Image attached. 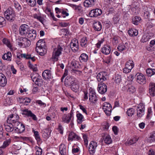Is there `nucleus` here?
<instances>
[{
	"instance_id": "1",
	"label": "nucleus",
	"mask_w": 155,
	"mask_h": 155,
	"mask_svg": "<svg viewBox=\"0 0 155 155\" xmlns=\"http://www.w3.org/2000/svg\"><path fill=\"white\" fill-rule=\"evenodd\" d=\"M19 119V116L16 114H12L8 117L7 121L8 124L5 125L6 131L8 132H11L14 129L15 125H18L19 124L18 120Z\"/></svg>"
},
{
	"instance_id": "2",
	"label": "nucleus",
	"mask_w": 155,
	"mask_h": 155,
	"mask_svg": "<svg viewBox=\"0 0 155 155\" xmlns=\"http://www.w3.org/2000/svg\"><path fill=\"white\" fill-rule=\"evenodd\" d=\"M6 19L8 21H13L15 19L16 14L14 11L11 8H8L4 12Z\"/></svg>"
},
{
	"instance_id": "3",
	"label": "nucleus",
	"mask_w": 155,
	"mask_h": 155,
	"mask_svg": "<svg viewBox=\"0 0 155 155\" xmlns=\"http://www.w3.org/2000/svg\"><path fill=\"white\" fill-rule=\"evenodd\" d=\"M89 103L91 105L95 104L97 100V96L95 90L91 87L89 89Z\"/></svg>"
},
{
	"instance_id": "4",
	"label": "nucleus",
	"mask_w": 155,
	"mask_h": 155,
	"mask_svg": "<svg viewBox=\"0 0 155 155\" xmlns=\"http://www.w3.org/2000/svg\"><path fill=\"white\" fill-rule=\"evenodd\" d=\"M63 49L62 47L59 45H57V48H54L51 57L54 61H56L58 60L59 57L61 54Z\"/></svg>"
},
{
	"instance_id": "5",
	"label": "nucleus",
	"mask_w": 155,
	"mask_h": 155,
	"mask_svg": "<svg viewBox=\"0 0 155 155\" xmlns=\"http://www.w3.org/2000/svg\"><path fill=\"white\" fill-rule=\"evenodd\" d=\"M145 105L142 103H140L138 105L137 111V119H140L145 114Z\"/></svg>"
},
{
	"instance_id": "6",
	"label": "nucleus",
	"mask_w": 155,
	"mask_h": 155,
	"mask_svg": "<svg viewBox=\"0 0 155 155\" xmlns=\"http://www.w3.org/2000/svg\"><path fill=\"white\" fill-rule=\"evenodd\" d=\"M134 66V64L133 61L129 60L125 63V67L123 69V72L126 74L130 72Z\"/></svg>"
},
{
	"instance_id": "7",
	"label": "nucleus",
	"mask_w": 155,
	"mask_h": 155,
	"mask_svg": "<svg viewBox=\"0 0 155 155\" xmlns=\"http://www.w3.org/2000/svg\"><path fill=\"white\" fill-rule=\"evenodd\" d=\"M21 143H16L13 145L11 147L9 148V151L12 154H17V150L20 149L21 148Z\"/></svg>"
},
{
	"instance_id": "8",
	"label": "nucleus",
	"mask_w": 155,
	"mask_h": 155,
	"mask_svg": "<svg viewBox=\"0 0 155 155\" xmlns=\"http://www.w3.org/2000/svg\"><path fill=\"white\" fill-rule=\"evenodd\" d=\"M30 30V29L28 25L25 24L22 25L19 28V33L22 35L26 36Z\"/></svg>"
},
{
	"instance_id": "9",
	"label": "nucleus",
	"mask_w": 155,
	"mask_h": 155,
	"mask_svg": "<svg viewBox=\"0 0 155 155\" xmlns=\"http://www.w3.org/2000/svg\"><path fill=\"white\" fill-rule=\"evenodd\" d=\"M111 108V105L108 103L105 102L103 104L102 109L107 115L109 116L110 114Z\"/></svg>"
},
{
	"instance_id": "10",
	"label": "nucleus",
	"mask_w": 155,
	"mask_h": 155,
	"mask_svg": "<svg viewBox=\"0 0 155 155\" xmlns=\"http://www.w3.org/2000/svg\"><path fill=\"white\" fill-rule=\"evenodd\" d=\"M102 13V10L96 8L91 10L89 13V15L91 17H95L101 15Z\"/></svg>"
},
{
	"instance_id": "11",
	"label": "nucleus",
	"mask_w": 155,
	"mask_h": 155,
	"mask_svg": "<svg viewBox=\"0 0 155 155\" xmlns=\"http://www.w3.org/2000/svg\"><path fill=\"white\" fill-rule=\"evenodd\" d=\"M97 90L101 94H104L107 91V86L104 83H100L98 84Z\"/></svg>"
},
{
	"instance_id": "12",
	"label": "nucleus",
	"mask_w": 155,
	"mask_h": 155,
	"mask_svg": "<svg viewBox=\"0 0 155 155\" xmlns=\"http://www.w3.org/2000/svg\"><path fill=\"white\" fill-rule=\"evenodd\" d=\"M77 80L73 77L67 76L64 81L65 85L67 86H70L73 84Z\"/></svg>"
},
{
	"instance_id": "13",
	"label": "nucleus",
	"mask_w": 155,
	"mask_h": 155,
	"mask_svg": "<svg viewBox=\"0 0 155 155\" xmlns=\"http://www.w3.org/2000/svg\"><path fill=\"white\" fill-rule=\"evenodd\" d=\"M70 47L73 51H78L79 50L78 40L76 39L72 40L70 43Z\"/></svg>"
},
{
	"instance_id": "14",
	"label": "nucleus",
	"mask_w": 155,
	"mask_h": 155,
	"mask_svg": "<svg viewBox=\"0 0 155 155\" xmlns=\"http://www.w3.org/2000/svg\"><path fill=\"white\" fill-rule=\"evenodd\" d=\"M22 114L25 115L28 117H30L34 120H37V119L35 115L33 114L31 110H29L28 109H25L22 110Z\"/></svg>"
},
{
	"instance_id": "15",
	"label": "nucleus",
	"mask_w": 155,
	"mask_h": 155,
	"mask_svg": "<svg viewBox=\"0 0 155 155\" xmlns=\"http://www.w3.org/2000/svg\"><path fill=\"white\" fill-rule=\"evenodd\" d=\"M136 81L140 84L145 83L146 79L145 76L142 74L137 73L136 75Z\"/></svg>"
},
{
	"instance_id": "16",
	"label": "nucleus",
	"mask_w": 155,
	"mask_h": 155,
	"mask_svg": "<svg viewBox=\"0 0 155 155\" xmlns=\"http://www.w3.org/2000/svg\"><path fill=\"white\" fill-rule=\"evenodd\" d=\"M18 125H15V132L20 134L23 132L25 129L24 125L21 123L19 122Z\"/></svg>"
},
{
	"instance_id": "17",
	"label": "nucleus",
	"mask_w": 155,
	"mask_h": 155,
	"mask_svg": "<svg viewBox=\"0 0 155 155\" xmlns=\"http://www.w3.org/2000/svg\"><path fill=\"white\" fill-rule=\"evenodd\" d=\"M81 68V65L78 61L73 60L71 63L70 68L71 70L78 69Z\"/></svg>"
},
{
	"instance_id": "18",
	"label": "nucleus",
	"mask_w": 155,
	"mask_h": 155,
	"mask_svg": "<svg viewBox=\"0 0 155 155\" xmlns=\"http://www.w3.org/2000/svg\"><path fill=\"white\" fill-rule=\"evenodd\" d=\"M107 75V73L105 72H101L98 73L97 76L98 81L102 83L103 81L106 80Z\"/></svg>"
},
{
	"instance_id": "19",
	"label": "nucleus",
	"mask_w": 155,
	"mask_h": 155,
	"mask_svg": "<svg viewBox=\"0 0 155 155\" xmlns=\"http://www.w3.org/2000/svg\"><path fill=\"white\" fill-rule=\"evenodd\" d=\"M97 143L94 141L91 142L89 146V151L91 154L93 155L95 152V149L97 147Z\"/></svg>"
},
{
	"instance_id": "20",
	"label": "nucleus",
	"mask_w": 155,
	"mask_h": 155,
	"mask_svg": "<svg viewBox=\"0 0 155 155\" xmlns=\"http://www.w3.org/2000/svg\"><path fill=\"white\" fill-rule=\"evenodd\" d=\"M43 78L45 80L50 79L53 78L51 71L49 70H45L42 74Z\"/></svg>"
},
{
	"instance_id": "21",
	"label": "nucleus",
	"mask_w": 155,
	"mask_h": 155,
	"mask_svg": "<svg viewBox=\"0 0 155 155\" xmlns=\"http://www.w3.org/2000/svg\"><path fill=\"white\" fill-rule=\"evenodd\" d=\"M31 43L30 40L25 38H24L21 40V42L19 43V45L23 48H26L29 47Z\"/></svg>"
},
{
	"instance_id": "22",
	"label": "nucleus",
	"mask_w": 155,
	"mask_h": 155,
	"mask_svg": "<svg viewBox=\"0 0 155 155\" xmlns=\"http://www.w3.org/2000/svg\"><path fill=\"white\" fill-rule=\"evenodd\" d=\"M101 51L103 54L105 55L110 54L111 51V48L109 45H105L101 48Z\"/></svg>"
},
{
	"instance_id": "23",
	"label": "nucleus",
	"mask_w": 155,
	"mask_h": 155,
	"mask_svg": "<svg viewBox=\"0 0 155 155\" xmlns=\"http://www.w3.org/2000/svg\"><path fill=\"white\" fill-rule=\"evenodd\" d=\"M25 36L30 38L31 40H34L36 36V31L34 29H30Z\"/></svg>"
},
{
	"instance_id": "24",
	"label": "nucleus",
	"mask_w": 155,
	"mask_h": 155,
	"mask_svg": "<svg viewBox=\"0 0 155 155\" xmlns=\"http://www.w3.org/2000/svg\"><path fill=\"white\" fill-rule=\"evenodd\" d=\"M7 80L5 76L2 73H0V86L4 87L7 84Z\"/></svg>"
},
{
	"instance_id": "25",
	"label": "nucleus",
	"mask_w": 155,
	"mask_h": 155,
	"mask_svg": "<svg viewBox=\"0 0 155 155\" xmlns=\"http://www.w3.org/2000/svg\"><path fill=\"white\" fill-rule=\"evenodd\" d=\"M149 91L151 96L153 97L155 96V83H151L150 84Z\"/></svg>"
},
{
	"instance_id": "26",
	"label": "nucleus",
	"mask_w": 155,
	"mask_h": 155,
	"mask_svg": "<svg viewBox=\"0 0 155 155\" xmlns=\"http://www.w3.org/2000/svg\"><path fill=\"white\" fill-rule=\"evenodd\" d=\"M80 139V137L74 132H71L69 133L68 137V140L72 141L73 140H79Z\"/></svg>"
},
{
	"instance_id": "27",
	"label": "nucleus",
	"mask_w": 155,
	"mask_h": 155,
	"mask_svg": "<svg viewBox=\"0 0 155 155\" xmlns=\"http://www.w3.org/2000/svg\"><path fill=\"white\" fill-rule=\"evenodd\" d=\"M33 17L35 19H36L42 24H43L45 19L44 17L41 16L40 13L35 14L33 15Z\"/></svg>"
},
{
	"instance_id": "28",
	"label": "nucleus",
	"mask_w": 155,
	"mask_h": 155,
	"mask_svg": "<svg viewBox=\"0 0 155 155\" xmlns=\"http://www.w3.org/2000/svg\"><path fill=\"white\" fill-rule=\"evenodd\" d=\"M45 44L44 39H40L37 42L36 44V47H38V48H45Z\"/></svg>"
},
{
	"instance_id": "29",
	"label": "nucleus",
	"mask_w": 155,
	"mask_h": 155,
	"mask_svg": "<svg viewBox=\"0 0 155 155\" xmlns=\"http://www.w3.org/2000/svg\"><path fill=\"white\" fill-rule=\"evenodd\" d=\"M93 26L94 29L96 31H100L101 29V22L99 21L94 22Z\"/></svg>"
},
{
	"instance_id": "30",
	"label": "nucleus",
	"mask_w": 155,
	"mask_h": 155,
	"mask_svg": "<svg viewBox=\"0 0 155 155\" xmlns=\"http://www.w3.org/2000/svg\"><path fill=\"white\" fill-rule=\"evenodd\" d=\"M127 45L128 44L127 43H126L124 44H120L117 47V49L119 51L122 52L127 49H128Z\"/></svg>"
},
{
	"instance_id": "31",
	"label": "nucleus",
	"mask_w": 155,
	"mask_h": 155,
	"mask_svg": "<svg viewBox=\"0 0 155 155\" xmlns=\"http://www.w3.org/2000/svg\"><path fill=\"white\" fill-rule=\"evenodd\" d=\"M18 101L20 103L24 102V104L25 105H27L31 102V99L28 97L24 98L22 97H20L19 98Z\"/></svg>"
},
{
	"instance_id": "32",
	"label": "nucleus",
	"mask_w": 155,
	"mask_h": 155,
	"mask_svg": "<svg viewBox=\"0 0 155 155\" xmlns=\"http://www.w3.org/2000/svg\"><path fill=\"white\" fill-rule=\"evenodd\" d=\"M71 89L75 92L78 91L79 88V85L78 82L77 80L73 84L71 85Z\"/></svg>"
},
{
	"instance_id": "33",
	"label": "nucleus",
	"mask_w": 155,
	"mask_h": 155,
	"mask_svg": "<svg viewBox=\"0 0 155 155\" xmlns=\"http://www.w3.org/2000/svg\"><path fill=\"white\" fill-rule=\"evenodd\" d=\"M71 119V118L69 115L66 114H64L62 117V121L65 123L68 124Z\"/></svg>"
},
{
	"instance_id": "34",
	"label": "nucleus",
	"mask_w": 155,
	"mask_h": 155,
	"mask_svg": "<svg viewBox=\"0 0 155 155\" xmlns=\"http://www.w3.org/2000/svg\"><path fill=\"white\" fill-rule=\"evenodd\" d=\"M12 54L10 52H8L7 53L5 54L2 56V58L4 60L9 61L11 60Z\"/></svg>"
},
{
	"instance_id": "35",
	"label": "nucleus",
	"mask_w": 155,
	"mask_h": 155,
	"mask_svg": "<svg viewBox=\"0 0 155 155\" xmlns=\"http://www.w3.org/2000/svg\"><path fill=\"white\" fill-rule=\"evenodd\" d=\"M60 152L61 155H66V147L64 144H61L60 147Z\"/></svg>"
},
{
	"instance_id": "36",
	"label": "nucleus",
	"mask_w": 155,
	"mask_h": 155,
	"mask_svg": "<svg viewBox=\"0 0 155 155\" xmlns=\"http://www.w3.org/2000/svg\"><path fill=\"white\" fill-rule=\"evenodd\" d=\"M33 132L34 133L35 138L38 143H41L42 141L41 139L40 138L39 132L38 131H35L34 130H33Z\"/></svg>"
},
{
	"instance_id": "37",
	"label": "nucleus",
	"mask_w": 155,
	"mask_h": 155,
	"mask_svg": "<svg viewBox=\"0 0 155 155\" xmlns=\"http://www.w3.org/2000/svg\"><path fill=\"white\" fill-rule=\"evenodd\" d=\"M36 51L38 53H39V54L41 56H43L45 54L46 50L45 48H38V47L36 48Z\"/></svg>"
},
{
	"instance_id": "38",
	"label": "nucleus",
	"mask_w": 155,
	"mask_h": 155,
	"mask_svg": "<svg viewBox=\"0 0 155 155\" xmlns=\"http://www.w3.org/2000/svg\"><path fill=\"white\" fill-rule=\"evenodd\" d=\"M129 35L131 36H136L138 35L137 31L135 29H132L129 30L128 31Z\"/></svg>"
},
{
	"instance_id": "39",
	"label": "nucleus",
	"mask_w": 155,
	"mask_h": 155,
	"mask_svg": "<svg viewBox=\"0 0 155 155\" xmlns=\"http://www.w3.org/2000/svg\"><path fill=\"white\" fill-rule=\"evenodd\" d=\"M33 82H35L36 85L39 86H41L43 84V81L41 76L39 77V78L36 79Z\"/></svg>"
},
{
	"instance_id": "40",
	"label": "nucleus",
	"mask_w": 155,
	"mask_h": 155,
	"mask_svg": "<svg viewBox=\"0 0 155 155\" xmlns=\"http://www.w3.org/2000/svg\"><path fill=\"white\" fill-rule=\"evenodd\" d=\"M147 140L150 142H152L155 141V131L150 133Z\"/></svg>"
},
{
	"instance_id": "41",
	"label": "nucleus",
	"mask_w": 155,
	"mask_h": 155,
	"mask_svg": "<svg viewBox=\"0 0 155 155\" xmlns=\"http://www.w3.org/2000/svg\"><path fill=\"white\" fill-rule=\"evenodd\" d=\"M104 141L105 143L109 144L112 143V140L110 136L107 135L104 138Z\"/></svg>"
},
{
	"instance_id": "42",
	"label": "nucleus",
	"mask_w": 155,
	"mask_h": 155,
	"mask_svg": "<svg viewBox=\"0 0 155 155\" xmlns=\"http://www.w3.org/2000/svg\"><path fill=\"white\" fill-rule=\"evenodd\" d=\"M146 73L148 76H151L155 74V69L152 68H148L146 70Z\"/></svg>"
},
{
	"instance_id": "43",
	"label": "nucleus",
	"mask_w": 155,
	"mask_h": 155,
	"mask_svg": "<svg viewBox=\"0 0 155 155\" xmlns=\"http://www.w3.org/2000/svg\"><path fill=\"white\" fill-rule=\"evenodd\" d=\"M79 59L81 62H86L87 61V55L84 53L82 54Z\"/></svg>"
},
{
	"instance_id": "44",
	"label": "nucleus",
	"mask_w": 155,
	"mask_h": 155,
	"mask_svg": "<svg viewBox=\"0 0 155 155\" xmlns=\"http://www.w3.org/2000/svg\"><path fill=\"white\" fill-rule=\"evenodd\" d=\"M138 140V139L137 138L134 137L130 140H127L126 142V145H131L135 143Z\"/></svg>"
},
{
	"instance_id": "45",
	"label": "nucleus",
	"mask_w": 155,
	"mask_h": 155,
	"mask_svg": "<svg viewBox=\"0 0 155 155\" xmlns=\"http://www.w3.org/2000/svg\"><path fill=\"white\" fill-rule=\"evenodd\" d=\"M11 139H9L6 140L5 141H4L1 147V148H5L8 146L11 143Z\"/></svg>"
},
{
	"instance_id": "46",
	"label": "nucleus",
	"mask_w": 155,
	"mask_h": 155,
	"mask_svg": "<svg viewBox=\"0 0 155 155\" xmlns=\"http://www.w3.org/2000/svg\"><path fill=\"white\" fill-rule=\"evenodd\" d=\"M27 3L31 7H34L36 5V0H25Z\"/></svg>"
},
{
	"instance_id": "47",
	"label": "nucleus",
	"mask_w": 155,
	"mask_h": 155,
	"mask_svg": "<svg viewBox=\"0 0 155 155\" xmlns=\"http://www.w3.org/2000/svg\"><path fill=\"white\" fill-rule=\"evenodd\" d=\"M141 20V18L140 17L136 16L133 18V23L135 25H137Z\"/></svg>"
},
{
	"instance_id": "48",
	"label": "nucleus",
	"mask_w": 155,
	"mask_h": 155,
	"mask_svg": "<svg viewBox=\"0 0 155 155\" xmlns=\"http://www.w3.org/2000/svg\"><path fill=\"white\" fill-rule=\"evenodd\" d=\"M87 40L86 37L83 38L81 40V45L82 47H86L87 46Z\"/></svg>"
},
{
	"instance_id": "49",
	"label": "nucleus",
	"mask_w": 155,
	"mask_h": 155,
	"mask_svg": "<svg viewBox=\"0 0 155 155\" xmlns=\"http://www.w3.org/2000/svg\"><path fill=\"white\" fill-rule=\"evenodd\" d=\"M6 21L4 18L0 16V28L3 27L6 25Z\"/></svg>"
},
{
	"instance_id": "50",
	"label": "nucleus",
	"mask_w": 155,
	"mask_h": 155,
	"mask_svg": "<svg viewBox=\"0 0 155 155\" xmlns=\"http://www.w3.org/2000/svg\"><path fill=\"white\" fill-rule=\"evenodd\" d=\"M76 116L78 120V123L81 124L82 121V119L84 118L83 116L81 114L78 113L77 114Z\"/></svg>"
},
{
	"instance_id": "51",
	"label": "nucleus",
	"mask_w": 155,
	"mask_h": 155,
	"mask_svg": "<svg viewBox=\"0 0 155 155\" xmlns=\"http://www.w3.org/2000/svg\"><path fill=\"white\" fill-rule=\"evenodd\" d=\"M39 77H40L39 75L36 73H32L31 74V77L33 81H35L39 78Z\"/></svg>"
},
{
	"instance_id": "52",
	"label": "nucleus",
	"mask_w": 155,
	"mask_h": 155,
	"mask_svg": "<svg viewBox=\"0 0 155 155\" xmlns=\"http://www.w3.org/2000/svg\"><path fill=\"white\" fill-rule=\"evenodd\" d=\"M135 112V110L133 108H130L127 110V113L128 116H132L134 114Z\"/></svg>"
},
{
	"instance_id": "53",
	"label": "nucleus",
	"mask_w": 155,
	"mask_h": 155,
	"mask_svg": "<svg viewBox=\"0 0 155 155\" xmlns=\"http://www.w3.org/2000/svg\"><path fill=\"white\" fill-rule=\"evenodd\" d=\"M3 43L5 44L8 47L10 48L12 47L10 41L7 39L4 38L2 40Z\"/></svg>"
},
{
	"instance_id": "54",
	"label": "nucleus",
	"mask_w": 155,
	"mask_h": 155,
	"mask_svg": "<svg viewBox=\"0 0 155 155\" xmlns=\"http://www.w3.org/2000/svg\"><path fill=\"white\" fill-rule=\"evenodd\" d=\"M35 149L36 151V155H41L42 154V150L41 148L38 146H35Z\"/></svg>"
},
{
	"instance_id": "55",
	"label": "nucleus",
	"mask_w": 155,
	"mask_h": 155,
	"mask_svg": "<svg viewBox=\"0 0 155 155\" xmlns=\"http://www.w3.org/2000/svg\"><path fill=\"white\" fill-rule=\"evenodd\" d=\"M121 77L118 74L116 75L115 79V81L117 84H119L121 81Z\"/></svg>"
},
{
	"instance_id": "56",
	"label": "nucleus",
	"mask_w": 155,
	"mask_h": 155,
	"mask_svg": "<svg viewBox=\"0 0 155 155\" xmlns=\"http://www.w3.org/2000/svg\"><path fill=\"white\" fill-rule=\"evenodd\" d=\"M135 91V88L134 86L130 85L127 91L130 93L131 94L134 92Z\"/></svg>"
},
{
	"instance_id": "57",
	"label": "nucleus",
	"mask_w": 155,
	"mask_h": 155,
	"mask_svg": "<svg viewBox=\"0 0 155 155\" xmlns=\"http://www.w3.org/2000/svg\"><path fill=\"white\" fill-rule=\"evenodd\" d=\"M14 6L15 8L18 10H20L21 9V6L17 2H14Z\"/></svg>"
},
{
	"instance_id": "58",
	"label": "nucleus",
	"mask_w": 155,
	"mask_h": 155,
	"mask_svg": "<svg viewBox=\"0 0 155 155\" xmlns=\"http://www.w3.org/2000/svg\"><path fill=\"white\" fill-rule=\"evenodd\" d=\"M83 138L84 140V142L86 147L87 146V136L86 134H82Z\"/></svg>"
},
{
	"instance_id": "59",
	"label": "nucleus",
	"mask_w": 155,
	"mask_h": 155,
	"mask_svg": "<svg viewBox=\"0 0 155 155\" xmlns=\"http://www.w3.org/2000/svg\"><path fill=\"white\" fill-rule=\"evenodd\" d=\"M71 72L72 73H74L78 75H80L82 73L81 71L78 70V69H75L73 70H71Z\"/></svg>"
},
{
	"instance_id": "60",
	"label": "nucleus",
	"mask_w": 155,
	"mask_h": 155,
	"mask_svg": "<svg viewBox=\"0 0 155 155\" xmlns=\"http://www.w3.org/2000/svg\"><path fill=\"white\" fill-rule=\"evenodd\" d=\"M94 0H88V7H91L94 5Z\"/></svg>"
},
{
	"instance_id": "61",
	"label": "nucleus",
	"mask_w": 155,
	"mask_h": 155,
	"mask_svg": "<svg viewBox=\"0 0 155 155\" xmlns=\"http://www.w3.org/2000/svg\"><path fill=\"white\" fill-rule=\"evenodd\" d=\"M36 103L39 104L41 106L45 107L46 106V104L43 102L41 100H38L36 101Z\"/></svg>"
},
{
	"instance_id": "62",
	"label": "nucleus",
	"mask_w": 155,
	"mask_h": 155,
	"mask_svg": "<svg viewBox=\"0 0 155 155\" xmlns=\"http://www.w3.org/2000/svg\"><path fill=\"white\" fill-rule=\"evenodd\" d=\"M150 38V36L147 35L145 37H143V38H142L141 41L142 42H144L148 41Z\"/></svg>"
},
{
	"instance_id": "63",
	"label": "nucleus",
	"mask_w": 155,
	"mask_h": 155,
	"mask_svg": "<svg viewBox=\"0 0 155 155\" xmlns=\"http://www.w3.org/2000/svg\"><path fill=\"white\" fill-rule=\"evenodd\" d=\"M112 59V56L111 55H110L106 58L105 62L106 63L108 64L110 62Z\"/></svg>"
},
{
	"instance_id": "64",
	"label": "nucleus",
	"mask_w": 155,
	"mask_h": 155,
	"mask_svg": "<svg viewBox=\"0 0 155 155\" xmlns=\"http://www.w3.org/2000/svg\"><path fill=\"white\" fill-rule=\"evenodd\" d=\"M104 41V40L102 38L100 40H99L98 42L96 44L97 47V48H99L101 44H102Z\"/></svg>"
}]
</instances>
